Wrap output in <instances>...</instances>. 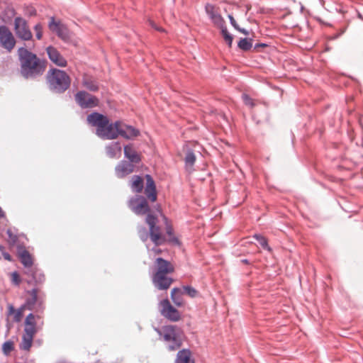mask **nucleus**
<instances>
[{"mask_svg": "<svg viewBox=\"0 0 363 363\" xmlns=\"http://www.w3.org/2000/svg\"><path fill=\"white\" fill-rule=\"evenodd\" d=\"M183 292L178 288H174L171 291V298L174 303L177 306L183 305L182 299Z\"/></svg>", "mask_w": 363, "mask_h": 363, "instance_id": "nucleus-28", "label": "nucleus"}, {"mask_svg": "<svg viewBox=\"0 0 363 363\" xmlns=\"http://www.w3.org/2000/svg\"><path fill=\"white\" fill-rule=\"evenodd\" d=\"M49 59L57 66L65 67L67 65V60L54 47L49 46L46 49Z\"/></svg>", "mask_w": 363, "mask_h": 363, "instance_id": "nucleus-16", "label": "nucleus"}, {"mask_svg": "<svg viewBox=\"0 0 363 363\" xmlns=\"http://www.w3.org/2000/svg\"><path fill=\"white\" fill-rule=\"evenodd\" d=\"M20 259L21 263L25 266V267L27 268V271L26 272V274H30L33 279H35V270L32 267H33V258L30 253L24 250L20 254Z\"/></svg>", "mask_w": 363, "mask_h": 363, "instance_id": "nucleus-21", "label": "nucleus"}, {"mask_svg": "<svg viewBox=\"0 0 363 363\" xmlns=\"http://www.w3.org/2000/svg\"><path fill=\"white\" fill-rule=\"evenodd\" d=\"M14 31L16 36L23 40H30L33 35L26 21L21 17H16L14 20Z\"/></svg>", "mask_w": 363, "mask_h": 363, "instance_id": "nucleus-8", "label": "nucleus"}, {"mask_svg": "<svg viewBox=\"0 0 363 363\" xmlns=\"http://www.w3.org/2000/svg\"><path fill=\"white\" fill-rule=\"evenodd\" d=\"M40 315H35L33 313H29L24 321V329L21 337V342L19 344V348L21 350L29 352L33 346V339L37 334L39 329L43 325V321L41 322V325L38 326L36 319H40Z\"/></svg>", "mask_w": 363, "mask_h": 363, "instance_id": "nucleus-2", "label": "nucleus"}, {"mask_svg": "<svg viewBox=\"0 0 363 363\" xmlns=\"http://www.w3.org/2000/svg\"><path fill=\"white\" fill-rule=\"evenodd\" d=\"M16 39L11 30L5 26H0V43L8 52H11L15 47Z\"/></svg>", "mask_w": 363, "mask_h": 363, "instance_id": "nucleus-12", "label": "nucleus"}, {"mask_svg": "<svg viewBox=\"0 0 363 363\" xmlns=\"http://www.w3.org/2000/svg\"><path fill=\"white\" fill-rule=\"evenodd\" d=\"M18 55L21 64V73L23 77L35 78L44 73L46 69L45 62L38 58L35 54L25 48H20L18 50Z\"/></svg>", "mask_w": 363, "mask_h": 363, "instance_id": "nucleus-1", "label": "nucleus"}, {"mask_svg": "<svg viewBox=\"0 0 363 363\" xmlns=\"http://www.w3.org/2000/svg\"><path fill=\"white\" fill-rule=\"evenodd\" d=\"M167 275L168 274L154 273L152 282L156 288L160 290H167L170 287L174 280Z\"/></svg>", "mask_w": 363, "mask_h": 363, "instance_id": "nucleus-15", "label": "nucleus"}, {"mask_svg": "<svg viewBox=\"0 0 363 363\" xmlns=\"http://www.w3.org/2000/svg\"><path fill=\"white\" fill-rule=\"evenodd\" d=\"M205 11L216 28H223V26L225 24V21L220 13V9L218 6L211 4H207L205 6Z\"/></svg>", "mask_w": 363, "mask_h": 363, "instance_id": "nucleus-7", "label": "nucleus"}, {"mask_svg": "<svg viewBox=\"0 0 363 363\" xmlns=\"http://www.w3.org/2000/svg\"><path fill=\"white\" fill-rule=\"evenodd\" d=\"M152 251L155 254V255H158L160 253H161L162 250H160V249H157V248H153L152 250Z\"/></svg>", "mask_w": 363, "mask_h": 363, "instance_id": "nucleus-46", "label": "nucleus"}, {"mask_svg": "<svg viewBox=\"0 0 363 363\" xmlns=\"http://www.w3.org/2000/svg\"><path fill=\"white\" fill-rule=\"evenodd\" d=\"M124 155L132 163H139L141 160L140 155L131 145L124 147Z\"/></svg>", "mask_w": 363, "mask_h": 363, "instance_id": "nucleus-24", "label": "nucleus"}, {"mask_svg": "<svg viewBox=\"0 0 363 363\" xmlns=\"http://www.w3.org/2000/svg\"><path fill=\"white\" fill-rule=\"evenodd\" d=\"M155 272L158 274H172L174 272V267L173 264L162 258H157L155 262Z\"/></svg>", "mask_w": 363, "mask_h": 363, "instance_id": "nucleus-18", "label": "nucleus"}, {"mask_svg": "<svg viewBox=\"0 0 363 363\" xmlns=\"http://www.w3.org/2000/svg\"><path fill=\"white\" fill-rule=\"evenodd\" d=\"M131 188L133 191L140 193L143 189V179L141 177L134 175L132 177Z\"/></svg>", "mask_w": 363, "mask_h": 363, "instance_id": "nucleus-27", "label": "nucleus"}, {"mask_svg": "<svg viewBox=\"0 0 363 363\" xmlns=\"http://www.w3.org/2000/svg\"><path fill=\"white\" fill-rule=\"evenodd\" d=\"M119 135L126 139H132L138 136L140 131L133 126L123 125L121 122Z\"/></svg>", "mask_w": 363, "mask_h": 363, "instance_id": "nucleus-22", "label": "nucleus"}, {"mask_svg": "<svg viewBox=\"0 0 363 363\" xmlns=\"http://www.w3.org/2000/svg\"><path fill=\"white\" fill-rule=\"evenodd\" d=\"M161 314L167 319L171 321H178L181 318L180 313L174 308L168 299H164L160 302Z\"/></svg>", "mask_w": 363, "mask_h": 363, "instance_id": "nucleus-13", "label": "nucleus"}, {"mask_svg": "<svg viewBox=\"0 0 363 363\" xmlns=\"http://www.w3.org/2000/svg\"><path fill=\"white\" fill-rule=\"evenodd\" d=\"M14 349L13 342L12 341H6L2 345V351L4 354L8 355Z\"/></svg>", "mask_w": 363, "mask_h": 363, "instance_id": "nucleus-34", "label": "nucleus"}, {"mask_svg": "<svg viewBox=\"0 0 363 363\" xmlns=\"http://www.w3.org/2000/svg\"><path fill=\"white\" fill-rule=\"evenodd\" d=\"M150 26H151L152 28H154L155 29H156V30H160V31H162V30H163L162 28H159L158 26H157L155 25V23L154 22H152V21H150Z\"/></svg>", "mask_w": 363, "mask_h": 363, "instance_id": "nucleus-45", "label": "nucleus"}, {"mask_svg": "<svg viewBox=\"0 0 363 363\" xmlns=\"http://www.w3.org/2000/svg\"><path fill=\"white\" fill-rule=\"evenodd\" d=\"M267 47V45L266 44H264V43H258V44H256L254 47V50H255L256 51H259V48H265Z\"/></svg>", "mask_w": 363, "mask_h": 363, "instance_id": "nucleus-43", "label": "nucleus"}, {"mask_svg": "<svg viewBox=\"0 0 363 363\" xmlns=\"http://www.w3.org/2000/svg\"><path fill=\"white\" fill-rule=\"evenodd\" d=\"M145 221L149 226V235L152 242L156 246L164 244L167 240L162 233L160 227L157 225V218L151 213H148Z\"/></svg>", "mask_w": 363, "mask_h": 363, "instance_id": "nucleus-5", "label": "nucleus"}, {"mask_svg": "<svg viewBox=\"0 0 363 363\" xmlns=\"http://www.w3.org/2000/svg\"><path fill=\"white\" fill-rule=\"evenodd\" d=\"M3 257L8 261H11L12 257L8 252H3Z\"/></svg>", "mask_w": 363, "mask_h": 363, "instance_id": "nucleus-44", "label": "nucleus"}, {"mask_svg": "<svg viewBox=\"0 0 363 363\" xmlns=\"http://www.w3.org/2000/svg\"><path fill=\"white\" fill-rule=\"evenodd\" d=\"M238 47L242 50L247 51L252 47V40L248 38H242L239 41Z\"/></svg>", "mask_w": 363, "mask_h": 363, "instance_id": "nucleus-32", "label": "nucleus"}, {"mask_svg": "<svg viewBox=\"0 0 363 363\" xmlns=\"http://www.w3.org/2000/svg\"><path fill=\"white\" fill-rule=\"evenodd\" d=\"M120 125L121 121H116L114 123H109L108 121L103 128L96 130V135L104 139H116L119 135Z\"/></svg>", "mask_w": 363, "mask_h": 363, "instance_id": "nucleus-9", "label": "nucleus"}, {"mask_svg": "<svg viewBox=\"0 0 363 363\" xmlns=\"http://www.w3.org/2000/svg\"><path fill=\"white\" fill-rule=\"evenodd\" d=\"M129 208L138 215L149 213L150 208L145 198L142 196L133 197L128 201Z\"/></svg>", "mask_w": 363, "mask_h": 363, "instance_id": "nucleus-10", "label": "nucleus"}, {"mask_svg": "<svg viewBox=\"0 0 363 363\" xmlns=\"http://www.w3.org/2000/svg\"><path fill=\"white\" fill-rule=\"evenodd\" d=\"M228 18H229V19H230V23L232 24V26H233L235 28H238V26L237 23H236V21H235V18H233V16H231V15H229V16H228Z\"/></svg>", "mask_w": 363, "mask_h": 363, "instance_id": "nucleus-42", "label": "nucleus"}, {"mask_svg": "<svg viewBox=\"0 0 363 363\" xmlns=\"http://www.w3.org/2000/svg\"><path fill=\"white\" fill-rule=\"evenodd\" d=\"M87 122L92 126L96 127V130H99L108 124V119L106 116L95 112L87 116Z\"/></svg>", "mask_w": 363, "mask_h": 363, "instance_id": "nucleus-17", "label": "nucleus"}, {"mask_svg": "<svg viewBox=\"0 0 363 363\" xmlns=\"http://www.w3.org/2000/svg\"><path fill=\"white\" fill-rule=\"evenodd\" d=\"M4 216V213L1 208L0 207V218H3Z\"/></svg>", "mask_w": 363, "mask_h": 363, "instance_id": "nucleus-48", "label": "nucleus"}, {"mask_svg": "<svg viewBox=\"0 0 363 363\" xmlns=\"http://www.w3.org/2000/svg\"><path fill=\"white\" fill-rule=\"evenodd\" d=\"M34 30L35 31V36L38 40H40L43 36V26L40 23H38L35 26Z\"/></svg>", "mask_w": 363, "mask_h": 363, "instance_id": "nucleus-37", "label": "nucleus"}, {"mask_svg": "<svg viewBox=\"0 0 363 363\" xmlns=\"http://www.w3.org/2000/svg\"><path fill=\"white\" fill-rule=\"evenodd\" d=\"M116 174L118 178H123L134 171V165L127 161H121L116 167Z\"/></svg>", "mask_w": 363, "mask_h": 363, "instance_id": "nucleus-19", "label": "nucleus"}, {"mask_svg": "<svg viewBox=\"0 0 363 363\" xmlns=\"http://www.w3.org/2000/svg\"><path fill=\"white\" fill-rule=\"evenodd\" d=\"M254 238L259 242L262 247L267 248L269 250H270V248L268 247L267 241L265 239V238L258 234H255L254 235Z\"/></svg>", "mask_w": 363, "mask_h": 363, "instance_id": "nucleus-35", "label": "nucleus"}, {"mask_svg": "<svg viewBox=\"0 0 363 363\" xmlns=\"http://www.w3.org/2000/svg\"><path fill=\"white\" fill-rule=\"evenodd\" d=\"M242 98L245 105L250 107L255 106V104L254 102V100L250 96H248L247 94H243L242 96Z\"/></svg>", "mask_w": 363, "mask_h": 363, "instance_id": "nucleus-36", "label": "nucleus"}, {"mask_svg": "<svg viewBox=\"0 0 363 363\" xmlns=\"http://www.w3.org/2000/svg\"><path fill=\"white\" fill-rule=\"evenodd\" d=\"M48 26L50 30L55 33L62 40L65 41L69 40L70 35L66 26L60 21H55L54 17L50 18Z\"/></svg>", "mask_w": 363, "mask_h": 363, "instance_id": "nucleus-14", "label": "nucleus"}, {"mask_svg": "<svg viewBox=\"0 0 363 363\" xmlns=\"http://www.w3.org/2000/svg\"><path fill=\"white\" fill-rule=\"evenodd\" d=\"M176 363H194L189 350H182L177 353Z\"/></svg>", "mask_w": 363, "mask_h": 363, "instance_id": "nucleus-25", "label": "nucleus"}, {"mask_svg": "<svg viewBox=\"0 0 363 363\" xmlns=\"http://www.w3.org/2000/svg\"><path fill=\"white\" fill-rule=\"evenodd\" d=\"M106 154L110 158L119 157L121 155V147L118 143H115L106 147Z\"/></svg>", "mask_w": 363, "mask_h": 363, "instance_id": "nucleus-26", "label": "nucleus"}, {"mask_svg": "<svg viewBox=\"0 0 363 363\" xmlns=\"http://www.w3.org/2000/svg\"><path fill=\"white\" fill-rule=\"evenodd\" d=\"M8 318L12 317V320L13 322L19 323L22 320L23 313L25 310H26L23 305L18 309H15L14 306L12 304H9L7 306Z\"/></svg>", "mask_w": 363, "mask_h": 363, "instance_id": "nucleus-23", "label": "nucleus"}, {"mask_svg": "<svg viewBox=\"0 0 363 363\" xmlns=\"http://www.w3.org/2000/svg\"><path fill=\"white\" fill-rule=\"evenodd\" d=\"M184 290L185 293L191 298H194L197 295V291L191 286H184Z\"/></svg>", "mask_w": 363, "mask_h": 363, "instance_id": "nucleus-38", "label": "nucleus"}, {"mask_svg": "<svg viewBox=\"0 0 363 363\" xmlns=\"http://www.w3.org/2000/svg\"><path fill=\"white\" fill-rule=\"evenodd\" d=\"M163 335L164 341L171 343L169 345V350L171 351L175 350L182 346V331L174 325H167L162 328L160 334Z\"/></svg>", "mask_w": 363, "mask_h": 363, "instance_id": "nucleus-4", "label": "nucleus"}, {"mask_svg": "<svg viewBox=\"0 0 363 363\" xmlns=\"http://www.w3.org/2000/svg\"><path fill=\"white\" fill-rule=\"evenodd\" d=\"M46 79L50 88L56 92H64L70 86L71 80L68 74L58 69H50Z\"/></svg>", "mask_w": 363, "mask_h": 363, "instance_id": "nucleus-3", "label": "nucleus"}, {"mask_svg": "<svg viewBox=\"0 0 363 363\" xmlns=\"http://www.w3.org/2000/svg\"><path fill=\"white\" fill-rule=\"evenodd\" d=\"M185 165L188 172H192L193 166L196 161V156L192 152H189L185 157Z\"/></svg>", "mask_w": 363, "mask_h": 363, "instance_id": "nucleus-31", "label": "nucleus"}, {"mask_svg": "<svg viewBox=\"0 0 363 363\" xmlns=\"http://www.w3.org/2000/svg\"><path fill=\"white\" fill-rule=\"evenodd\" d=\"M11 278H12V281L13 282L16 284V285H18L20 284V277H19V275L17 272H13L11 274Z\"/></svg>", "mask_w": 363, "mask_h": 363, "instance_id": "nucleus-40", "label": "nucleus"}, {"mask_svg": "<svg viewBox=\"0 0 363 363\" xmlns=\"http://www.w3.org/2000/svg\"><path fill=\"white\" fill-rule=\"evenodd\" d=\"M82 83L83 85L89 91H96L99 89V86L96 81L89 77H84Z\"/></svg>", "mask_w": 363, "mask_h": 363, "instance_id": "nucleus-30", "label": "nucleus"}, {"mask_svg": "<svg viewBox=\"0 0 363 363\" xmlns=\"http://www.w3.org/2000/svg\"><path fill=\"white\" fill-rule=\"evenodd\" d=\"M140 238L143 241H145L147 238V234L145 232V229L144 228H142L141 230L139 231Z\"/></svg>", "mask_w": 363, "mask_h": 363, "instance_id": "nucleus-41", "label": "nucleus"}, {"mask_svg": "<svg viewBox=\"0 0 363 363\" xmlns=\"http://www.w3.org/2000/svg\"><path fill=\"white\" fill-rule=\"evenodd\" d=\"M167 234L169 236V240L170 242H177V239L174 238L173 235V228L171 225H167L166 228Z\"/></svg>", "mask_w": 363, "mask_h": 363, "instance_id": "nucleus-39", "label": "nucleus"}, {"mask_svg": "<svg viewBox=\"0 0 363 363\" xmlns=\"http://www.w3.org/2000/svg\"><path fill=\"white\" fill-rule=\"evenodd\" d=\"M38 289H33L28 293L30 298H28L23 306L30 311H35L36 312H42L44 309V299L38 296Z\"/></svg>", "mask_w": 363, "mask_h": 363, "instance_id": "nucleus-6", "label": "nucleus"}, {"mask_svg": "<svg viewBox=\"0 0 363 363\" xmlns=\"http://www.w3.org/2000/svg\"><path fill=\"white\" fill-rule=\"evenodd\" d=\"M236 29H237V30H240L241 33H244V34H245V35H247V31H246L245 29H240V28H239L238 27V28H236Z\"/></svg>", "mask_w": 363, "mask_h": 363, "instance_id": "nucleus-47", "label": "nucleus"}, {"mask_svg": "<svg viewBox=\"0 0 363 363\" xmlns=\"http://www.w3.org/2000/svg\"><path fill=\"white\" fill-rule=\"evenodd\" d=\"M75 100L82 108L96 107L99 105V99L86 91H79L75 95Z\"/></svg>", "mask_w": 363, "mask_h": 363, "instance_id": "nucleus-11", "label": "nucleus"}, {"mask_svg": "<svg viewBox=\"0 0 363 363\" xmlns=\"http://www.w3.org/2000/svg\"><path fill=\"white\" fill-rule=\"evenodd\" d=\"M219 29L221 31V34H222L224 40L228 44V45L230 47L232 45L233 38L232 35L228 32L225 24L223 26V28H219Z\"/></svg>", "mask_w": 363, "mask_h": 363, "instance_id": "nucleus-33", "label": "nucleus"}, {"mask_svg": "<svg viewBox=\"0 0 363 363\" xmlns=\"http://www.w3.org/2000/svg\"><path fill=\"white\" fill-rule=\"evenodd\" d=\"M17 231L16 228H8L6 230V234L9 237L8 242L9 245H14L18 241L19 235Z\"/></svg>", "mask_w": 363, "mask_h": 363, "instance_id": "nucleus-29", "label": "nucleus"}, {"mask_svg": "<svg viewBox=\"0 0 363 363\" xmlns=\"http://www.w3.org/2000/svg\"><path fill=\"white\" fill-rule=\"evenodd\" d=\"M145 179L146 187L145 189V194L152 202H155L157 200V191L155 182L149 174L145 176Z\"/></svg>", "mask_w": 363, "mask_h": 363, "instance_id": "nucleus-20", "label": "nucleus"}]
</instances>
